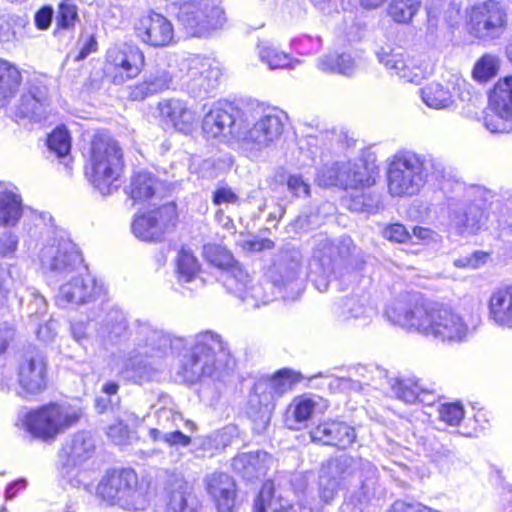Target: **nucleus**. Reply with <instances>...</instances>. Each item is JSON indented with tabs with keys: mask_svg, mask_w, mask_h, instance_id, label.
<instances>
[{
	"mask_svg": "<svg viewBox=\"0 0 512 512\" xmlns=\"http://www.w3.org/2000/svg\"><path fill=\"white\" fill-rule=\"evenodd\" d=\"M360 481L359 502L369 500L375 494L378 471L367 460L341 455L328 460L319 472L318 498L306 493L307 481L303 475H295L290 485L298 497V504L289 499L291 494L287 481L282 478L266 481L254 503L253 512H322L325 505L332 503L339 491L352 479Z\"/></svg>",
	"mask_w": 512,
	"mask_h": 512,
	"instance_id": "obj_1",
	"label": "nucleus"
},
{
	"mask_svg": "<svg viewBox=\"0 0 512 512\" xmlns=\"http://www.w3.org/2000/svg\"><path fill=\"white\" fill-rule=\"evenodd\" d=\"M385 316L394 325L443 343L463 342L469 333V327L460 314L418 294L405 293L391 300L386 306Z\"/></svg>",
	"mask_w": 512,
	"mask_h": 512,
	"instance_id": "obj_2",
	"label": "nucleus"
},
{
	"mask_svg": "<svg viewBox=\"0 0 512 512\" xmlns=\"http://www.w3.org/2000/svg\"><path fill=\"white\" fill-rule=\"evenodd\" d=\"M234 366L228 344L216 332L204 331L193 337L189 352L181 359L179 374L189 383L202 378L221 380Z\"/></svg>",
	"mask_w": 512,
	"mask_h": 512,
	"instance_id": "obj_3",
	"label": "nucleus"
},
{
	"mask_svg": "<svg viewBox=\"0 0 512 512\" xmlns=\"http://www.w3.org/2000/svg\"><path fill=\"white\" fill-rule=\"evenodd\" d=\"M443 174V166L432 155L402 149L388 162V192L392 197H412L433 178Z\"/></svg>",
	"mask_w": 512,
	"mask_h": 512,
	"instance_id": "obj_4",
	"label": "nucleus"
},
{
	"mask_svg": "<svg viewBox=\"0 0 512 512\" xmlns=\"http://www.w3.org/2000/svg\"><path fill=\"white\" fill-rule=\"evenodd\" d=\"M133 345L124 362V373L135 381L149 380L158 370V360L169 347L182 339H172L148 322H137L130 333Z\"/></svg>",
	"mask_w": 512,
	"mask_h": 512,
	"instance_id": "obj_5",
	"label": "nucleus"
},
{
	"mask_svg": "<svg viewBox=\"0 0 512 512\" xmlns=\"http://www.w3.org/2000/svg\"><path fill=\"white\" fill-rule=\"evenodd\" d=\"M286 120L285 112L276 108L251 112L237 125L234 141L246 157L258 159L280 140Z\"/></svg>",
	"mask_w": 512,
	"mask_h": 512,
	"instance_id": "obj_6",
	"label": "nucleus"
},
{
	"mask_svg": "<svg viewBox=\"0 0 512 512\" xmlns=\"http://www.w3.org/2000/svg\"><path fill=\"white\" fill-rule=\"evenodd\" d=\"M342 264L356 270L361 269L364 264L361 251L354 245L353 240L349 236L335 241L321 240L314 251L311 264L313 282L320 292L328 289L336 268Z\"/></svg>",
	"mask_w": 512,
	"mask_h": 512,
	"instance_id": "obj_7",
	"label": "nucleus"
},
{
	"mask_svg": "<svg viewBox=\"0 0 512 512\" xmlns=\"http://www.w3.org/2000/svg\"><path fill=\"white\" fill-rule=\"evenodd\" d=\"M97 495L126 511H144L149 506L148 487L139 482L132 469L107 471L97 486Z\"/></svg>",
	"mask_w": 512,
	"mask_h": 512,
	"instance_id": "obj_8",
	"label": "nucleus"
},
{
	"mask_svg": "<svg viewBox=\"0 0 512 512\" xmlns=\"http://www.w3.org/2000/svg\"><path fill=\"white\" fill-rule=\"evenodd\" d=\"M83 415L78 404L50 403L25 415L26 430L43 441H53L59 434L76 425Z\"/></svg>",
	"mask_w": 512,
	"mask_h": 512,
	"instance_id": "obj_9",
	"label": "nucleus"
},
{
	"mask_svg": "<svg viewBox=\"0 0 512 512\" xmlns=\"http://www.w3.org/2000/svg\"><path fill=\"white\" fill-rule=\"evenodd\" d=\"M91 181L102 194L109 195L117 189L114 182L123 167L122 151L118 143L108 134L98 133L91 142L90 150Z\"/></svg>",
	"mask_w": 512,
	"mask_h": 512,
	"instance_id": "obj_10",
	"label": "nucleus"
},
{
	"mask_svg": "<svg viewBox=\"0 0 512 512\" xmlns=\"http://www.w3.org/2000/svg\"><path fill=\"white\" fill-rule=\"evenodd\" d=\"M47 387V363L40 354L26 355L17 366V379L7 367L0 369V389L14 392L22 398L42 393Z\"/></svg>",
	"mask_w": 512,
	"mask_h": 512,
	"instance_id": "obj_11",
	"label": "nucleus"
},
{
	"mask_svg": "<svg viewBox=\"0 0 512 512\" xmlns=\"http://www.w3.org/2000/svg\"><path fill=\"white\" fill-rule=\"evenodd\" d=\"M299 379L298 373L282 369L273 377L260 380L254 385V393L249 399L250 411L248 413L259 429H265L269 423L274 399L290 390Z\"/></svg>",
	"mask_w": 512,
	"mask_h": 512,
	"instance_id": "obj_12",
	"label": "nucleus"
},
{
	"mask_svg": "<svg viewBox=\"0 0 512 512\" xmlns=\"http://www.w3.org/2000/svg\"><path fill=\"white\" fill-rule=\"evenodd\" d=\"M39 258L42 268L60 279L86 270L76 244L64 236L55 237L44 245Z\"/></svg>",
	"mask_w": 512,
	"mask_h": 512,
	"instance_id": "obj_13",
	"label": "nucleus"
},
{
	"mask_svg": "<svg viewBox=\"0 0 512 512\" xmlns=\"http://www.w3.org/2000/svg\"><path fill=\"white\" fill-rule=\"evenodd\" d=\"M177 18L186 32L195 37L208 35L211 31L222 28L226 22L224 10L206 0L183 3Z\"/></svg>",
	"mask_w": 512,
	"mask_h": 512,
	"instance_id": "obj_14",
	"label": "nucleus"
},
{
	"mask_svg": "<svg viewBox=\"0 0 512 512\" xmlns=\"http://www.w3.org/2000/svg\"><path fill=\"white\" fill-rule=\"evenodd\" d=\"M144 62V54L138 46L128 43L114 45L106 51L104 73L112 83L121 85L136 78Z\"/></svg>",
	"mask_w": 512,
	"mask_h": 512,
	"instance_id": "obj_15",
	"label": "nucleus"
},
{
	"mask_svg": "<svg viewBox=\"0 0 512 512\" xmlns=\"http://www.w3.org/2000/svg\"><path fill=\"white\" fill-rule=\"evenodd\" d=\"M490 192L479 186L469 187L465 192V202L450 205V220L461 233H475L486 220V203Z\"/></svg>",
	"mask_w": 512,
	"mask_h": 512,
	"instance_id": "obj_16",
	"label": "nucleus"
},
{
	"mask_svg": "<svg viewBox=\"0 0 512 512\" xmlns=\"http://www.w3.org/2000/svg\"><path fill=\"white\" fill-rule=\"evenodd\" d=\"M470 32L483 41L500 38L507 29L508 15L504 6L489 0L475 5L470 13Z\"/></svg>",
	"mask_w": 512,
	"mask_h": 512,
	"instance_id": "obj_17",
	"label": "nucleus"
},
{
	"mask_svg": "<svg viewBox=\"0 0 512 512\" xmlns=\"http://www.w3.org/2000/svg\"><path fill=\"white\" fill-rule=\"evenodd\" d=\"M176 219V206L173 203L165 204L154 210L137 214L131 225L132 233L142 241H160L175 225Z\"/></svg>",
	"mask_w": 512,
	"mask_h": 512,
	"instance_id": "obj_18",
	"label": "nucleus"
},
{
	"mask_svg": "<svg viewBox=\"0 0 512 512\" xmlns=\"http://www.w3.org/2000/svg\"><path fill=\"white\" fill-rule=\"evenodd\" d=\"M205 492L213 506L200 512H234L237 489L234 479L222 471L208 473L203 478Z\"/></svg>",
	"mask_w": 512,
	"mask_h": 512,
	"instance_id": "obj_19",
	"label": "nucleus"
},
{
	"mask_svg": "<svg viewBox=\"0 0 512 512\" xmlns=\"http://www.w3.org/2000/svg\"><path fill=\"white\" fill-rule=\"evenodd\" d=\"M186 68V84L196 96L209 93L218 86L222 73L215 60L199 55L192 56L186 60Z\"/></svg>",
	"mask_w": 512,
	"mask_h": 512,
	"instance_id": "obj_20",
	"label": "nucleus"
},
{
	"mask_svg": "<svg viewBox=\"0 0 512 512\" xmlns=\"http://www.w3.org/2000/svg\"><path fill=\"white\" fill-rule=\"evenodd\" d=\"M83 271L70 275L69 281L60 286L56 303L60 307L79 305L96 300L104 293V288Z\"/></svg>",
	"mask_w": 512,
	"mask_h": 512,
	"instance_id": "obj_21",
	"label": "nucleus"
},
{
	"mask_svg": "<svg viewBox=\"0 0 512 512\" xmlns=\"http://www.w3.org/2000/svg\"><path fill=\"white\" fill-rule=\"evenodd\" d=\"M95 452V443L87 432H78L65 442L59 453V470L63 477H70L74 471L89 460Z\"/></svg>",
	"mask_w": 512,
	"mask_h": 512,
	"instance_id": "obj_22",
	"label": "nucleus"
},
{
	"mask_svg": "<svg viewBox=\"0 0 512 512\" xmlns=\"http://www.w3.org/2000/svg\"><path fill=\"white\" fill-rule=\"evenodd\" d=\"M135 30L137 37L149 46L167 47L173 43V24L159 13L143 15L136 24Z\"/></svg>",
	"mask_w": 512,
	"mask_h": 512,
	"instance_id": "obj_23",
	"label": "nucleus"
},
{
	"mask_svg": "<svg viewBox=\"0 0 512 512\" xmlns=\"http://www.w3.org/2000/svg\"><path fill=\"white\" fill-rule=\"evenodd\" d=\"M162 512H200V502L190 483L182 478L169 481Z\"/></svg>",
	"mask_w": 512,
	"mask_h": 512,
	"instance_id": "obj_24",
	"label": "nucleus"
},
{
	"mask_svg": "<svg viewBox=\"0 0 512 512\" xmlns=\"http://www.w3.org/2000/svg\"><path fill=\"white\" fill-rule=\"evenodd\" d=\"M466 85L465 81L457 76L441 82H432L423 87L421 98L423 102L433 109H446L454 104L455 97L460 95V90Z\"/></svg>",
	"mask_w": 512,
	"mask_h": 512,
	"instance_id": "obj_25",
	"label": "nucleus"
},
{
	"mask_svg": "<svg viewBox=\"0 0 512 512\" xmlns=\"http://www.w3.org/2000/svg\"><path fill=\"white\" fill-rule=\"evenodd\" d=\"M234 109L214 105L205 114L202 121V129L207 138L218 139L221 142L234 140L235 131L232 127L235 124Z\"/></svg>",
	"mask_w": 512,
	"mask_h": 512,
	"instance_id": "obj_26",
	"label": "nucleus"
},
{
	"mask_svg": "<svg viewBox=\"0 0 512 512\" xmlns=\"http://www.w3.org/2000/svg\"><path fill=\"white\" fill-rule=\"evenodd\" d=\"M310 437L313 442L346 449L354 443L356 433L353 427L344 422L328 421L313 428Z\"/></svg>",
	"mask_w": 512,
	"mask_h": 512,
	"instance_id": "obj_27",
	"label": "nucleus"
},
{
	"mask_svg": "<svg viewBox=\"0 0 512 512\" xmlns=\"http://www.w3.org/2000/svg\"><path fill=\"white\" fill-rule=\"evenodd\" d=\"M158 110L162 119L169 121L176 130L184 134H190L197 125L196 112L182 100L161 101Z\"/></svg>",
	"mask_w": 512,
	"mask_h": 512,
	"instance_id": "obj_28",
	"label": "nucleus"
},
{
	"mask_svg": "<svg viewBox=\"0 0 512 512\" xmlns=\"http://www.w3.org/2000/svg\"><path fill=\"white\" fill-rule=\"evenodd\" d=\"M273 464V458L265 451L239 453L233 458L232 468L246 480L265 476Z\"/></svg>",
	"mask_w": 512,
	"mask_h": 512,
	"instance_id": "obj_29",
	"label": "nucleus"
},
{
	"mask_svg": "<svg viewBox=\"0 0 512 512\" xmlns=\"http://www.w3.org/2000/svg\"><path fill=\"white\" fill-rule=\"evenodd\" d=\"M488 320L503 329H512V285L494 289L488 299Z\"/></svg>",
	"mask_w": 512,
	"mask_h": 512,
	"instance_id": "obj_30",
	"label": "nucleus"
},
{
	"mask_svg": "<svg viewBox=\"0 0 512 512\" xmlns=\"http://www.w3.org/2000/svg\"><path fill=\"white\" fill-rule=\"evenodd\" d=\"M48 107V88L40 83H35L21 96L18 113L21 117L31 121H41L46 117Z\"/></svg>",
	"mask_w": 512,
	"mask_h": 512,
	"instance_id": "obj_31",
	"label": "nucleus"
},
{
	"mask_svg": "<svg viewBox=\"0 0 512 512\" xmlns=\"http://www.w3.org/2000/svg\"><path fill=\"white\" fill-rule=\"evenodd\" d=\"M390 387L394 395L405 403H422L424 405H432L436 396L433 392L425 389L419 380L408 378H392L390 379Z\"/></svg>",
	"mask_w": 512,
	"mask_h": 512,
	"instance_id": "obj_32",
	"label": "nucleus"
},
{
	"mask_svg": "<svg viewBox=\"0 0 512 512\" xmlns=\"http://www.w3.org/2000/svg\"><path fill=\"white\" fill-rule=\"evenodd\" d=\"M127 189V193L134 203H150L159 198L162 183L154 174L139 171L132 176Z\"/></svg>",
	"mask_w": 512,
	"mask_h": 512,
	"instance_id": "obj_33",
	"label": "nucleus"
},
{
	"mask_svg": "<svg viewBox=\"0 0 512 512\" xmlns=\"http://www.w3.org/2000/svg\"><path fill=\"white\" fill-rule=\"evenodd\" d=\"M335 313L340 322L360 320L365 323L376 314V310L366 297L350 296L337 305Z\"/></svg>",
	"mask_w": 512,
	"mask_h": 512,
	"instance_id": "obj_34",
	"label": "nucleus"
},
{
	"mask_svg": "<svg viewBox=\"0 0 512 512\" xmlns=\"http://www.w3.org/2000/svg\"><path fill=\"white\" fill-rule=\"evenodd\" d=\"M378 58L389 71L406 82L419 83L424 76L422 68L412 65L402 53H379Z\"/></svg>",
	"mask_w": 512,
	"mask_h": 512,
	"instance_id": "obj_35",
	"label": "nucleus"
},
{
	"mask_svg": "<svg viewBox=\"0 0 512 512\" xmlns=\"http://www.w3.org/2000/svg\"><path fill=\"white\" fill-rule=\"evenodd\" d=\"M22 216V199L10 184L0 182V225L14 226Z\"/></svg>",
	"mask_w": 512,
	"mask_h": 512,
	"instance_id": "obj_36",
	"label": "nucleus"
},
{
	"mask_svg": "<svg viewBox=\"0 0 512 512\" xmlns=\"http://www.w3.org/2000/svg\"><path fill=\"white\" fill-rule=\"evenodd\" d=\"M345 163V188L357 189L375 183L376 167L363 159Z\"/></svg>",
	"mask_w": 512,
	"mask_h": 512,
	"instance_id": "obj_37",
	"label": "nucleus"
},
{
	"mask_svg": "<svg viewBox=\"0 0 512 512\" xmlns=\"http://www.w3.org/2000/svg\"><path fill=\"white\" fill-rule=\"evenodd\" d=\"M255 51L259 60L271 70L293 68L299 63L269 40H259Z\"/></svg>",
	"mask_w": 512,
	"mask_h": 512,
	"instance_id": "obj_38",
	"label": "nucleus"
},
{
	"mask_svg": "<svg viewBox=\"0 0 512 512\" xmlns=\"http://www.w3.org/2000/svg\"><path fill=\"white\" fill-rule=\"evenodd\" d=\"M357 61L347 52H330L317 60V68L325 73L352 76L357 69Z\"/></svg>",
	"mask_w": 512,
	"mask_h": 512,
	"instance_id": "obj_39",
	"label": "nucleus"
},
{
	"mask_svg": "<svg viewBox=\"0 0 512 512\" xmlns=\"http://www.w3.org/2000/svg\"><path fill=\"white\" fill-rule=\"evenodd\" d=\"M489 106L491 111L512 118V76H506L495 84Z\"/></svg>",
	"mask_w": 512,
	"mask_h": 512,
	"instance_id": "obj_40",
	"label": "nucleus"
},
{
	"mask_svg": "<svg viewBox=\"0 0 512 512\" xmlns=\"http://www.w3.org/2000/svg\"><path fill=\"white\" fill-rule=\"evenodd\" d=\"M21 81L20 70L9 61L0 59V106L16 94Z\"/></svg>",
	"mask_w": 512,
	"mask_h": 512,
	"instance_id": "obj_41",
	"label": "nucleus"
},
{
	"mask_svg": "<svg viewBox=\"0 0 512 512\" xmlns=\"http://www.w3.org/2000/svg\"><path fill=\"white\" fill-rule=\"evenodd\" d=\"M224 284L227 290L242 301H248L246 292L250 286V275L243 269V267L235 262L223 273Z\"/></svg>",
	"mask_w": 512,
	"mask_h": 512,
	"instance_id": "obj_42",
	"label": "nucleus"
},
{
	"mask_svg": "<svg viewBox=\"0 0 512 512\" xmlns=\"http://www.w3.org/2000/svg\"><path fill=\"white\" fill-rule=\"evenodd\" d=\"M127 329V320L119 309H111L102 320L98 329V335L110 342L116 341Z\"/></svg>",
	"mask_w": 512,
	"mask_h": 512,
	"instance_id": "obj_43",
	"label": "nucleus"
},
{
	"mask_svg": "<svg viewBox=\"0 0 512 512\" xmlns=\"http://www.w3.org/2000/svg\"><path fill=\"white\" fill-rule=\"evenodd\" d=\"M171 82L172 76L168 71L157 70L154 73H151L145 81L138 84L133 90L132 95L135 99L145 98L150 94L168 89Z\"/></svg>",
	"mask_w": 512,
	"mask_h": 512,
	"instance_id": "obj_44",
	"label": "nucleus"
},
{
	"mask_svg": "<svg viewBox=\"0 0 512 512\" xmlns=\"http://www.w3.org/2000/svg\"><path fill=\"white\" fill-rule=\"evenodd\" d=\"M422 0H392L388 6V15L399 24H408L418 13Z\"/></svg>",
	"mask_w": 512,
	"mask_h": 512,
	"instance_id": "obj_45",
	"label": "nucleus"
},
{
	"mask_svg": "<svg viewBox=\"0 0 512 512\" xmlns=\"http://www.w3.org/2000/svg\"><path fill=\"white\" fill-rule=\"evenodd\" d=\"M200 271V265L193 253L182 248L178 253L177 258V273L180 281L191 282L193 281Z\"/></svg>",
	"mask_w": 512,
	"mask_h": 512,
	"instance_id": "obj_46",
	"label": "nucleus"
},
{
	"mask_svg": "<svg viewBox=\"0 0 512 512\" xmlns=\"http://www.w3.org/2000/svg\"><path fill=\"white\" fill-rule=\"evenodd\" d=\"M316 181L320 186H340L345 188V163L336 162L323 166L317 174Z\"/></svg>",
	"mask_w": 512,
	"mask_h": 512,
	"instance_id": "obj_47",
	"label": "nucleus"
},
{
	"mask_svg": "<svg viewBox=\"0 0 512 512\" xmlns=\"http://www.w3.org/2000/svg\"><path fill=\"white\" fill-rule=\"evenodd\" d=\"M299 270L300 266L297 262H292L290 265L279 264L270 271L269 278L271 283L268 285H273L275 288L281 290L293 284L298 279Z\"/></svg>",
	"mask_w": 512,
	"mask_h": 512,
	"instance_id": "obj_48",
	"label": "nucleus"
},
{
	"mask_svg": "<svg viewBox=\"0 0 512 512\" xmlns=\"http://www.w3.org/2000/svg\"><path fill=\"white\" fill-rule=\"evenodd\" d=\"M203 255L209 263L223 270V273L236 262L225 247L217 244L205 245Z\"/></svg>",
	"mask_w": 512,
	"mask_h": 512,
	"instance_id": "obj_49",
	"label": "nucleus"
},
{
	"mask_svg": "<svg viewBox=\"0 0 512 512\" xmlns=\"http://www.w3.org/2000/svg\"><path fill=\"white\" fill-rule=\"evenodd\" d=\"M47 145L58 158H66L71 149V137L68 130L63 126L57 127L48 136Z\"/></svg>",
	"mask_w": 512,
	"mask_h": 512,
	"instance_id": "obj_50",
	"label": "nucleus"
},
{
	"mask_svg": "<svg viewBox=\"0 0 512 512\" xmlns=\"http://www.w3.org/2000/svg\"><path fill=\"white\" fill-rule=\"evenodd\" d=\"M499 63L497 56L491 54L483 55L474 66V78L480 82L488 81L497 74Z\"/></svg>",
	"mask_w": 512,
	"mask_h": 512,
	"instance_id": "obj_51",
	"label": "nucleus"
},
{
	"mask_svg": "<svg viewBox=\"0 0 512 512\" xmlns=\"http://www.w3.org/2000/svg\"><path fill=\"white\" fill-rule=\"evenodd\" d=\"M79 20L78 8L72 0H62L56 13V24L59 28H73Z\"/></svg>",
	"mask_w": 512,
	"mask_h": 512,
	"instance_id": "obj_52",
	"label": "nucleus"
},
{
	"mask_svg": "<svg viewBox=\"0 0 512 512\" xmlns=\"http://www.w3.org/2000/svg\"><path fill=\"white\" fill-rule=\"evenodd\" d=\"M316 403L313 399L303 395L296 397L288 408L295 421L302 423L307 421L315 410Z\"/></svg>",
	"mask_w": 512,
	"mask_h": 512,
	"instance_id": "obj_53",
	"label": "nucleus"
},
{
	"mask_svg": "<svg viewBox=\"0 0 512 512\" xmlns=\"http://www.w3.org/2000/svg\"><path fill=\"white\" fill-rule=\"evenodd\" d=\"M149 435L154 441H163L171 447H187L191 443V438L179 430L169 432L153 428L150 429Z\"/></svg>",
	"mask_w": 512,
	"mask_h": 512,
	"instance_id": "obj_54",
	"label": "nucleus"
},
{
	"mask_svg": "<svg viewBox=\"0 0 512 512\" xmlns=\"http://www.w3.org/2000/svg\"><path fill=\"white\" fill-rule=\"evenodd\" d=\"M381 207L379 196L361 193L351 198L350 210L358 212L376 213Z\"/></svg>",
	"mask_w": 512,
	"mask_h": 512,
	"instance_id": "obj_55",
	"label": "nucleus"
},
{
	"mask_svg": "<svg viewBox=\"0 0 512 512\" xmlns=\"http://www.w3.org/2000/svg\"><path fill=\"white\" fill-rule=\"evenodd\" d=\"M439 419L451 426H457L464 418V408L461 403H443L438 406Z\"/></svg>",
	"mask_w": 512,
	"mask_h": 512,
	"instance_id": "obj_56",
	"label": "nucleus"
},
{
	"mask_svg": "<svg viewBox=\"0 0 512 512\" xmlns=\"http://www.w3.org/2000/svg\"><path fill=\"white\" fill-rule=\"evenodd\" d=\"M483 124L491 133L512 132V118L492 111L484 116Z\"/></svg>",
	"mask_w": 512,
	"mask_h": 512,
	"instance_id": "obj_57",
	"label": "nucleus"
},
{
	"mask_svg": "<svg viewBox=\"0 0 512 512\" xmlns=\"http://www.w3.org/2000/svg\"><path fill=\"white\" fill-rule=\"evenodd\" d=\"M248 301H244L251 308H258L261 304L271 301L274 294L266 292V288L262 284H251L246 292Z\"/></svg>",
	"mask_w": 512,
	"mask_h": 512,
	"instance_id": "obj_58",
	"label": "nucleus"
},
{
	"mask_svg": "<svg viewBox=\"0 0 512 512\" xmlns=\"http://www.w3.org/2000/svg\"><path fill=\"white\" fill-rule=\"evenodd\" d=\"M287 187L295 197H308L310 195V185L301 175H289L287 179Z\"/></svg>",
	"mask_w": 512,
	"mask_h": 512,
	"instance_id": "obj_59",
	"label": "nucleus"
},
{
	"mask_svg": "<svg viewBox=\"0 0 512 512\" xmlns=\"http://www.w3.org/2000/svg\"><path fill=\"white\" fill-rule=\"evenodd\" d=\"M295 45L302 54H314L321 50L322 40L319 36L304 35L296 40Z\"/></svg>",
	"mask_w": 512,
	"mask_h": 512,
	"instance_id": "obj_60",
	"label": "nucleus"
},
{
	"mask_svg": "<svg viewBox=\"0 0 512 512\" xmlns=\"http://www.w3.org/2000/svg\"><path fill=\"white\" fill-rule=\"evenodd\" d=\"M130 431L122 421L110 425L108 428V437L117 445L126 444L129 439Z\"/></svg>",
	"mask_w": 512,
	"mask_h": 512,
	"instance_id": "obj_61",
	"label": "nucleus"
},
{
	"mask_svg": "<svg viewBox=\"0 0 512 512\" xmlns=\"http://www.w3.org/2000/svg\"><path fill=\"white\" fill-rule=\"evenodd\" d=\"M383 237L390 241L402 243L410 238V234L402 224L395 223L383 230Z\"/></svg>",
	"mask_w": 512,
	"mask_h": 512,
	"instance_id": "obj_62",
	"label": "nucleus"
},
{
	"mask_svg": "<svg viewBox=\"0 0 512 512\" xmlns=\"http://www.w3.org/2000/svg\"><path fill=\"white\" fill-rule=\"evenodd\" d=\"M238 201V195L228 186L219 187L213 193V203L216 205L236 204Z\"/></svg>",
	"mask_w": 512,
	"mask_h": 512,
	"instance_id": "obj_63",
	"label": "nucleus"
},
{
	"mask_svg": "<svg viewBox=\"0 0 512 512\" xmlns=\"http://www.w3.org/2000/svg\"><path fill=\"white\" fill-rule=\"evenodd\" d=\"M53 15L54 11L50 6H44L39 11H37L35 14V24L37 28L41 30L48 29L51 24Z\"/></svg>",
	"mask_w": 512,
	"mask_h": 512,
	"instance_id": "obj_64",
	"label": "nucleus"
}]
</instances>
